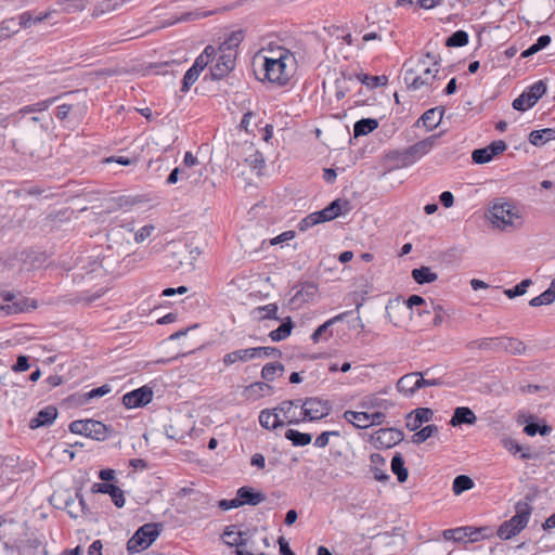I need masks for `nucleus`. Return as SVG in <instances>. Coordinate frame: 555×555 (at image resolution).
Returning <instances> with one entry per match:
<instances>
[{
  "instance_id": "f257e3e1",
  "label": "nucleus",
  "mask_w": 555,
  "mask_h": 555,
  "mask_svg": "<svg viewBox=\"0 0 555 555\" xmlns=\"http://www.w3.org/2000/svg\"><path fill=\"white\" fill-rule=\"evenodd\" d=\"M439 137L440 133L433 134L406 149L395 151L391 158L401 167H409L427 155L436 146Z\"/></svg>"
},
{
  "instance_id": "f03ea898",
  "label": "nucleus",
  "mask_w": 555,
  "mask_h": 555,
  "mask_svg": "<svg viewBox=\"0 0 555 555\" xmlns=\"http://www.w3.org/2000/svg\"><path fill=\"white\" fill-rule=\"evenodd\" d=\"M532 513V506L524 501L515 505V515L502 522L498 529V537L502 540H509L521 532L528 525Z\"/></svg>"
},
{
  "instance_id": "7ed1b4c3",
  "label": "nucleus",
  "mask_w": 555,
  "mask_h": 555,
  "mask_svg": "<svg viewBox=\"0 0 555 555\" xmlns=\"http://www.w3.org/2000/svg\"><path fill=\"white\" fill-rule=\"evenodd\" d=\"M163 525L158 522H149L141 526L127 542L128 553H140L150 547L159 537Z\"/></svg>"
},
{
  "instance_id": "20e7f679",
  "label": "nucleus",
  "mask_w": 555,
  "mask_h": 555,
  "mask_svg": "<svg viewBox=\"0 0 555 555\" xmlns=\"http://www.w3.org/2000/svg\"><path fill=\"white\" fill-rule=\"evenodd\" d=\"M294 62L295 60H286L283 56L279 59H263L262 69L264 72V79L271 83L285 86L291 77L287 66Z\"/></svg>"
},
{
  "instance_id": "39448f33",
  "label": "nucleus",
  "mask_w": 555,
  "mask_h": 555,
  "mask_svg": "<svg viewBox=\"0 0 555 555\" xmlns=\"http://www.w3.org/2000/svg\"><path fill=\"white\" fill-rule=\"evenodd\" d=\"M332 412V403L318 397L300 399L301 422H315L326 417Z\"/></svg>"
},
{
  "instance_id": "423d86ee",
  "label": "nucleus",
  "mask_w": 555,
  "mask_h": 555,
  "mask_svg": "<svg viewBox=\"0 0 555 555\" xmlns=\"http://www.w3.org/2000/svg\"><path fill=\"white\" fill-rule=\"evenodd\" d=\"M547 86L544 80H538L529 86L524 92L516 98L512 106L514 109L525 112L537 104V102L545 94Z\"/></svg>"
},
{
  "instance_id": "0eeeda50",
  "label": "nucleus",
  "mask_w": 555,
  "mask_h": 555,
  "mask_svg": "<svg viewBox=\"0 0 555 555\" xmlns=\"http://www.w3.org/2000/svg\"><path fill=\"white\" fill-rule=\"evenodd\" d=\"M422 67V74H417L412 68L405 69L403 81L409 90H418L422 87H429L437 78L439 68H431L429 66Z\"/></svg>"
},
{
  "instance_id": "6e6552de",
  "label": "nucleus",
  "mask_w": 555,
  "mask_h": 555,
  "mask_svg": "<svg viewBox=\"0 0 555 555\" xmlns=\"http://www.w3.org/2000/svg\"><path fill=\"white\" fill-rule=\"evenodd\" d=\"M236 52H216V63L210 66L209 76L211 80L224 78L235 67Z\"/></svg>"
},
{
  "instance_id": "1a4fd4ad",
  "label": "nucleus",
  "mask_w": 555,
  "mask_h": 555,
  "mask_svg": "<svg viewBox=\"0 0 555 555\" xmlns=\"http://www.w3.org/2000/svg\"><path fill=\"white\" fill-rule=\"evenodd\" d=\"M491 216L493 222L499 228L506 229L507 227H515L514 219H520L515 208L509 203H495L491 208Z\"/></svg>"
},
{
  "instance_id": "9d476101",
  "label": "nucleus",
  "mask_w": 555,
  "mask_h": 555,
  "mask_svg": "<svg viewBox=\"0 0 555 555\" xmlns=\"http://www.w3.org/2000/svg\"><path fill=\"white\" fill-rule=\"evenodd\" d=\"M153 399V390L149 386H142L129 391L122 397V404L127 409L141 408L149 404Z\"/></svg>"
},
{
  "instance_id": "9b49d317",
  "label": "nucleus",
  "mask_w": 555,
  "mask_h": 555,
  "mask_svg": "<svg viewBox=\"0 0 555 555\" xmlns=\"http://www.w3.org/2000/svg\"><path fill=\"white\" fill-rule=\"evenodd\" d=\"M36 308V300L18 295L12 304L0 305V317L23 313Z\"/></svg>"
},
{
  "instance_id": "f8f14e48",
  "label": "nucleus",
  "mask_w": 555,
  "mask_h": 555,
  "mask_svg": "<svg viewBox=\"0 0 555 555\" xmlns=\"http://www.w3.org/2000/svg\"><path fill=\"white\" fill-rule=\"evenodd\" d=\"M351 210V206L349 201L337 198L333 201L330 205H327L322 210H319L320 217L324 222L332 221L340 215H345Z\"/></svg>"
},
{
  "instance_id": "ddd939ff",
  "label": "nucleus",
  "mask_w": 555,
  "mask_h": 555,
  "mask_svg": "<svg viewBox=\"0 0 555 555\" xmlns=\"http://www.w3.org/2000/svg\"><path fill=\"white\" fill-rule=\"evenodd\" d=\"M91 491L93 493H104V494H108L111 498H112V501L113 503L115 504L116 507H122L126 503V500H125V496H124V491L113 485V483H108V482H95L92 485L91 487Z\"/></svg>"
},
{
  "instance_id": "4468645a",
  "label": "nucleus",
  "mask_w": 555,
  "mask_h": 555,
  "mask_svg": "<svg viewBox=\"0 0 555 555\" xmlns=\"http://www.w3.org/2000/svg\"><path fill=\"white\" fill-rule=\"evenodd\" d=\"M300 408V399L294 400H284L282 401L274 411L276 413H282L284 418L286 420L285 424L287 425H298L301 422L300 413L297 415L295 409Z\"/></svg>"
},
{
  "instance_id": "2eb2a0df",
  "label": "nucleus",
  "mask_w": 555,
  "mask_h": 555,
  "mask_svg": "<svg viewBox=\"0 0 555 555\" xmlns=\"http://www.w3.org/2000/svg\"><path fill=\"white\" fill-rule=\"evenodd\" d=\"M349 312H343V313H339L333 318H331L330 320H327L326 322H324L323 324H321L311 335V339L313 343H319L320 340H328L332 336H333V332L331 330V327L337 323V322H340L343 321L347 315H348Z\"/></svg>"
},
{
  "instance_id": "dca6fc26",
  "label": "nucleus",
  "mask_w": 555,
  "mask_h": 555,
  "mask_svg": "<svg viewBox=\"0 0 555 555\" xmlns=\"http://www.w3.org/2000/svg\"><path fill=\"white\" fill-rule=\"evenodd\" d=\"M495 347L499 351H506L514 356H521L527 350L525 343L515 337H498Z\"/></svg>"
},
{
  "instance_id": "f3484780",
  "label": "nucleus",
  "mask_w": 555,
  "mask_h": 555,
  "mask_svg": "<svg viewBox=\"0 0 555 555\" xmlns=\"http://www.w3.org/2000/svg\"><path fill=\"white\" fill-rule=\"evenodd\" d=\"M57 417V409L53 405H48L40 410L36 417H34L30 423L29 427L31 429H36L43 426L51 425L55 418Z\"/></svg>"
},
{
  "instance_id": "a211bd4d",
  "label": "nucleus",
  "mask_w": 555,
  "mask_h": 555,
  "mask_svg": "<svg viewBox=\"0 0 555 555\" xmlns=\"http://www.w3.org/2000/svg\"><path fill=\"white\" fill-rule=\"evenodd\" d=\"M477 422V416L468 406H457L453 415L449 422V424L453 427H457L461 425H475Z\"/></svg>"
},
{
  "instance_id": "6ab92c4d",
  "label": "nucleus",
  "mask_w": 555,
  "mask_h": 555,
  "mask_svg": "<svg viewBox=\"0 0 555 555\" xmlns=\"http://www.w3.org/2000/svg\"><path fill=\"white\" fill-rule=\"evenodd\" d=\"M236 494L238 495L241 505L256 506L266 500V495L262 492L256 491L248 486L238 488Z\"/></svg>"
},
{
  "instance_id": "aec40b11",
  "label": "nucleus",
  "mask_w": 555,
  "mask_h": 555,
  "mask_svg": "<svg viewBox=\"0 0 555 555\" xmlns=\"http://www.w3.org/2000/svg\"><path fill=\"white\" fill-rule=\"evenodd\" d=\"M421 372H412L403 375L397 382V389L399 392L404 393L406 397L413 396L417 390L416 382Z\"/></svg>"
},
{
  "instance_id": "412c9836",
  "label": "nucleus",
  "mask_w": 555,
  "mask_h": 555,
  "mask_svg": "<svg viewBox=\"0 0 555 555\" xmlns=\"http://www.w3.org/2000/svg\"><path fill=\"white\" fill-rule=\"evenodd\" d=\"M259 423L263 428L269 430H273L285 425V422L280 418L279 413H276L274 409L262 410L259 413Z\"/></svg>"
},
{
  "instance_id": "4be33fe9",
  "label": "nucleus",
  "mask_w": 555,
  "mask_h": 555,
  "mask_svg": "<svg viewBox=\"0 0 555 555\" xmlns=\"http://www.w3.org/2000/svg\"><path fill=\"white\" fill-rule=\"evenodd\" d=\"M443 114L442 107L427 109L417 120V125L422 122L427 130H433L441 122Z\"/></svg>"
},
{
  "instance_id": "5701e85b",
  "label": "nucleus",
  "mask_w": 555,
  "mask_h": 555,
  "mask_svg": "<svg viewBox=\"0 0 555 555\" xmlns=\"http://www.w3.org/2000/svg\"><path fill=\"white\" fill-rule=\"evenodd\" d=\"M404 438V434L400 429L396 428H382L377 431V440L387 448L401 442Z\"/></svg>"
},
{
  "instance_id": "b1692460",
  "label": "nucleus",
  "mask_w": 555,
  "mask_h": 555,
  "mask_svg": "<svg viewBox=\"0 0 555 555\" xmlns=\"http://www.w3.org/2000/svg\"><path fill=\"white\" fill-rule=\"evenodd\" d=\"M366 22H367L369 31L363 35L362 40L364 42H369L372 40L382 41L383 33L387 31V25L389 24V22L388 21H386L384 23L370 22L369 16H366Z\"/></svg>"
},
{
  "instance_id": "393cba45",
  "label": "nucleus",
  "mask_w": 555,
  "mask_h": 555,
  "mask_svg": "<svg viewBox=\"0 0 555 555\" xmlns=\"http://www.w3.org/2000/svg\"><path fill=\"white\" fill-rule=\"evenodd\" d=\"M253 348L237 349L223 356L222 362L225 366H230L236 362H247L254 360Z\"/></svg>"
},
{
  "instance_id": "a878e982",
  "label": "nucleus",
  "mask_w": 555,
  "mask_h": 555,
  "mask_svg": "<svg viewBox=\"0 0 555 555\" xmlns=\"http://www.w3.org/2000/svg\"><path fill=\"white\" fill-rule=\"evenodd\" d=\"M370 460L373 464L372 472L374 474V479L380 482L388 481L390 477L383 468L386 464L385 457L380 453H372Z\"/></svg>"
},
{
  "instance_id": "bb28decb",
  "label": "nucleus",
  "mask_w": 555,
  "mask_h": 555,
  "mask_svg": "<svg viewBox=\"0 0 555 555\" xmlns=\"http://www.w3.org/2000/svg\"><path fill=\"white\" fill-rule=\"evenodd\" d=\"M553 140H555V129L553 128L533 130L529 134V142L534 146H541Z\"/></svg>"
},
{
  "instance_id": "cd10ccee",
  "label": "nucleus",
  "mask_w": 555,
  "mask_h": 555,
  "mask_svg": "<svg viewBox=\"0 0 555 555\" xmlns=\"http://www.w3.org/2000/svg\"><path fill=\"white\" fill-rule=\"evenodd\" d=\"M378 127V120L375 118H362L353 125V135L356 138L366 135Z\"/></svg>"
},
{
  "instance_id": "c85d7f7f",
  "label": "nucleus",
  "mask_w": 555,
  "mask_h": 555,
  "mask_svg": "<svg viewBox=\"0 0 555 555\" xmlns=\"http://www.w3.org/2000/svg\"><path fill=\"white\" fill-rule=\"evenodd\" d=\"M391 472L397 476V479L400 483L406 481L409 477V472L404 465V459L401 453H396L390 463Z\"/></svg>"
},
{
  "instance_id": "c756f323",
  "label": "nucleus",
  "mask_w": 555,
  "mask_h": 555,
  "mask_svg": "<svg viewBox=\"0 0 555 555\" xmlns=\"http://www.w3.org/2000/svg\"><path fill=\"white\" fill-rule=\"evenodd\" d=\"M412 279L417 284L433 283L438 279L437 273L433 272L429 267L415 268L411 272Z\"/></svg>"
},
{
  "instance_id": "7c9ffc66",
  "label": "nucleus",
  "mask_w": 555,
  "mask_h": 555,
  "mask_svg": "<svg viewBox=\"0 0 555 555\" xmlns=\"http://www.w3.org/2000/svg\"><path fill=\"white\" fill-rule=\"evenodd\" d=\"M344 418L356 426L357 428H367L369 427V413L367 412H356V411H345Z\"/></svg>"
},
{
  "instance_id": "2f4dec72",
  "label": "nucleus",
  "mask_w": 555,
  "mask_h": 555,
  "mask_svg": "<svg viewBox=\"0 0 555 555\" xmlns=\"http://www.w3.org/2000/svg\"><path fill=\"white\" fill-rule=\"evenodd\" d=\"M216 57V49L212 46H207L204 51L195 59L192 67L203 72L209 63Z\"/></svg>"
},
{
  "instance_id": "473e14b6",
  "label": "nucleus",
  "mask_w": 555,
  "mask_h": 555,
  "mask_svg": "<svg viewBox=\"0 0 555 555\" xmlns=\"http://www.w3.org/2000/svg\"><path fill=\"white\" fill-rule=\"evenodd\" d=\"M294 327V323L289 317H287L282 324L269 333V337L272 341H281L286 339Z\"/></svg>"
},
{
  "instance_id": "72a5a7b5",
  "label": "nucleus",
  "mask_w": 555,
  "mask_h": 555,
  "mask_svg": "<svg viewBox=\"0 0 555 555\" xmlns=\"http://www.w3.org/2000/svg\"><path fill=\"white\" fill-rule=\"evenodd\" d=\"M285 438L292 442L294 447H306L311 443L312 436L308 433H300L296 429H287Z\"/></svg>"
},
{
  "instance_id": "f704fd0d",
  "label": "nucleus",
  "mask_w": 555,
  "mask_h": 555,
  "mask_svg": "<svg viewBox=\"0 0 555 555\" xmlns=\"http://www.w3.org/2000/svg\"><path fill=\"white\" fill-rule=\"evenodd\" d=\"M57 99H59V96H53V98H50V99H47L43 101H39V102L30 104V105H26V106L20 108L16 114H18L21 116H25L30 113L43 112V111L48 109L50 107V105H52Z\"/></svg>"
},
{
  "instance_id": "c9c22d12",
  "label": "nucleus",
  "mask_w": 555,
  "mask_h": 555,
  "mask_svg": "<svg viewBox=\"0 0 555 555\" xmlns=\"http://www.w3.org/2000/svg\"><path fill=\"white\" fill-rule=\"evenodd\" d=\"M92 429L91 435L89 438L96 440V441H104L106 440L111 434L113 433V428L111 426H106L105 424L93 420L92 423Z\"/></svg>"
},
{
  "instance_id": "e433bc0d",
  "label": "nucleus",
  "mask_w": 555,
  "mask_h": 555,
  "mask_svg": "<svg viewBox=\"0 0 555 555\" xmlns=\"http://www.w3.org/2000/svg\"><path fill=\"white\" fill-rule=\"evenodd\" d=\"M244 39L243 30L232 31L229 37L220 44L219 51H231L236 52L235 49Z\"/></svg>"
},
{
  "instance_id": "4c0bfd02",
  "label": "nucleus",
  "mask_w": 555,
  "mask_h": 555,
  "mask_svg": "<svg viewBox=\"0 0 555 555\" xmlns=\"http://www.w3.org/2000/svg\"><path fill=\"white\" fill-rule=\"evenodd\" d=\"M233 528L234 526L227 527L223 532V538H231L232 535H236L234 540H225V544H228L229 546H236V548L245 546L247 544V533L243 531L236 532L233 530Z\"/></svg>"
},
{
  "instance_id": "58836bf2",
  "label": "nucleus",
  "mask_w": 555,
  "mask_h": 555,
  "mask_svg": "<svg viewBox=\"0 0 555 555\" xmlns=\"http://www.w3.org/2000/svg\"><path fill=\"white\" fill-rule=\"evenodd\" d=\"M92 423L93 420H76L69 424L68 428L73 434L83 435L89 438L91 435Z\"/></svg>"
},
{
  "instance_id": "ea45409f",
  "label": "nucleus",
  "mask_w": 555,
  "mask_h": 555,
  "mask_svg": "<svg viewBox=\"0 0 555 555\" xmlns=\"http://www.w3.org/2000/svg\"><path fill=\"white\" fill-rule=\"evenodd\" d=\"M318 292V287L314 284H306L292 298L293 304H299L302 301H308L313 298L315 293Z\"/></svg>"
},
{
  "instance_id": "a19ab883",
  "label": "nucleus",
  "mask_w": 555,
  "mask_h": 555,
  "mask_svg": "<svg viewBox=\"0 0 555 555\" xmlns=\"http://www.w3.org/2000/svg\"><path fill=\"white\" fill-rule=\"evenodd\" d=\"M473 487V479L466 475L456 476L452 483V490L456 495L463 493L464 491L470 490Z\"/></svg>"
},
{
  "instance_id": "79ce46f5",
  "label": "nucleus",
  "mask_w": 555,
  "mask_h": 555,
  "mask_svg": "<svg viewBox=\"0 0 555 555\" xmlns=\"http://www.w3.org/2000/svg\"><path fill=\"white\" fill-rule=\"evenodd\" d=\"M469 37L465 30H456L446 40V46L450 48H460L468 43Z\"/></svg>"
},
{
  "instance_id": "37998d69",
  "label": "nucleus",
  "mask_w": 555,
  "mask_h": 555,
  "mask_svg": "<svg viewBox=\"0 0 555 555\" xmlns=\"http://www.w3.org/2000/svg\"><path fill=\"white\" fill-rule=\"evenodd\" d=\"M48 17V13H44V14H39V15H36V16H33V14L30 12H24L22 13L20 16H18V26H20V29L23 27V28H28L37 23H40L42 21H44L46 18Z\"/></svg>"
},
{
  "instance_id": "c03bdc74",
  "label": "nucleus",
  "mask_w": 555,
  "mask_h": 555,
  "mask_svg": "<svg viewBox=\"0 0 555 555\" xmlns=\"http://www.w3.org/2000/svg\"><path fill=\"white\" fill-rule=\"evenodd\" d=\"M284 365L279 362L267 363L263 365L261 370V377L264 380L272 382L274 379L275 374H282L284 372Z\"/></svg>"
},
{
  "instance_id": "a18cd8bd",
  "label": "nucleus",
  "mask_w": 555,
  "mask_h": 555,
  "mask_svg": "<svg viewBox=\"0 0 555 555\" xmlns=\"http://www.w3.org/2000/svg\"><path fill=\"white\" fill-rule=\"evenodd\" d=\"M436 433H438L437 425H427L412 436V442L421 444L425 442L428 438L434 436Z\"/></svg>"
},
{
  "instance_id": "49530a36",
  "label": "nucleus",
  "mask_w": 555,
  "mask_h": 555,
  "mask_svg": "<svg viewBox=\"0 0 555 555\" xmlns=\"http://www.w3.org/2000/svg\"><path fill=\"white\" fill-rule=\"evenodd\" d=\"M255 313L261 320H280L278 317V306L275 304H269L255 309Z\"/></svg>"
},
{
  "instance_id": "de8ad7c7",
  "label": "nucleus",
  "mask_w": 555,
  "mask_h": 555,
  "mask_svg": "<svg viewBox=\"0 0 555 555\" xmlns=\"http://www.w3.org/2000/svg\"><path fill=\"white\" fill-rule=\"evenodd\" d=\"M555 300V294L554 292L552 291L551 286L544 291L542 294H540L539 296L532 298L530 301H529V305L531 307H540V306H543V305H550L552 304L553 301Z\"/></svg>"
},
{
  "instance_id": "09e8293b",
  "label": "nucleus",
  "mask_w": 555,
  "mask_h": 555,
  "mask_svg": "<svg viewBox=\"0 0 555 555\" xmlns=\"http://www.w3.org/2000/svg\"><path fill=\"white\" fill-rule=\"evenodd\" d=\"M112 391V387L108 384H104L100 387L93 388L90 391L82 395L81 403H88L94 398L103 397Z\"/></svg>"
},
{
  "instance_id": "8fccbe9b",
  "label": "nucleus",
  "mask_w": 555,
  "mask_h": 555,
  "mask_svg": "<svg viewBox=\"0 0 555 555\" xmlns=\"http://www.w3.org/2000/svg\"><path fill=\"white\" fill-rule=\"evenodd\" d=\"M253 353L255 359L256 358H281L282 351L278 349L276 347H253Z\"/></svg>"
},
{
  "instance_id": "3c124183",
  "label": "nucleus",
  "mask_w": 555,
  "mask_h": 555,
  "mask_svg": "<svg viewBox=\"0 0 555 555\" xmlns=\"http://www.w3.org/2000/svg\"><path fill=\"white\" fill-rule=\"evenodd\" d=\"M324 222L323 219L320 217L319 211H314L306 216L299 223H298V230L304 232L308 229Z\"/></svg>"
},
{
  "instance_id": "603ef678",
  "label": "nucleus",
  "mask_w": 555,
  "mask_h": 555,
  "mask_svg": "<svg viewBox=\"0 0 555 555\" xmlns=\"http://www.w3.org/2000/svg\"><path fill=\"white\" fill-rule=\"evenodd\" d=\"M70 505H75V509H70L72 518H77L86 513V501L80 492H76V498L70 499Z\"/></svg>"
},
{
  "instance_id": "864d4df0",
  "label": "nucleus",
  "mask_w": 555,
  "mask_h": 555,
  "mask_svg": "<svg viewBox=\"0 0 555 555\" xmlns=\"http://www.w3.org/2000/svg\"><path fill=\"white\" fill-rule=\"evenodd\" d=\"M199 74L201 72H198V69L191 66L183 76L181 91L188 92L191 86L197 80Z\"/></svg>"
},
{
  "instance_id": "5fc2aeb1",
  "label": "nucleus",
  "mask_w": 555,
  "mask_h": 555,
  "mask_svg": "<svg viewBox=\"0 0 555 555\" xmlns=\"http://www.w3.org/2000/svg\"><path fill=\"white\" fill-rule=\"evenodd\" d=\"M60 5L66 13H76L82 11L86 7L85 0H61Z\"/></svg>"
},
{
  "instance_id": "6e6d98bb",
  "label": "nucleus",
  "mask_w": 555,
  "mask_h": 555,
  "mask_svg": "<svg viewBox=\"0 0 555 555\" xmlns=\"http://www.w3.org/2000/svg\"><path fill=\"white\" fill-rule=\"evenodd\" d=\"M488 530L489 529L487 527H480V528L470 527V526L464 527L466 538H468L470 542H476L480 539L487 538L488 534L486 533V531H488Z\"/></svg>"
},
{
  "instance_id": "4d7b16f0",
  "label": "nucleus",
  "mask_w": 555,
  "mask_h": 555,
  "mask_svg": "<svg viewBox=\"0 0 555 555\" xmlns=\"http://www.w3.org/2000/svg\"><path fill=\"white\" fill-rule=\"evenodd\" d=\"M472 159L475 164H487L493 159L488 147L476 149L472 153Z\"/></svg>"
},
{
  "instance_id": "13d9d810",
  "label": "nucleus",
  "mask_w": 555,
  "mask_h": 555,
  "mask_svg": "<svg viewBox=\"0 0 555 555\" xmlns=\"http://www.w3.org/2000/svg\"><path fill=\"white\" fill-rule=\"evenodd\" d=\"M443 538L447 541L462 542L466 539V533L464 531V527L455 528V529H447L443 531Z\"/></svg>"
},
{
  "instance_id": "bf43d9fd",
  "label": "nucleus",
  "mask_w": 555,
  "mask_h": 555,
  "mask_svg": "<svg viewBox=\"0 0 555 555\" xmlns=\"http://www.w3.org/2000/svg\"><path fill=\"white\" fill-rule=\"evenodd\" d=\"M331 437H340L338 430H327L321 433L314 440V447L323 449L328 446Z\"/></svg>"
},
{
  "instance_id": "052dcab7",
  "label": "nucleus",
  "mask_w": 555,
  "mask_h": 555,
  "mask_svg": "<svg viewBox=\"0 0 555 555\" xmlns=\"http://www.w3.org/2000/svg\"><path fill=\"white\" fill-rule=\"evenodd\" d=\"M268 53L270 55H263L262 60L263 59H279L280 56H283V59L285 57L286 60H295V56L293 55V53L283 47L270 48L268 50Z\"/></svg>"
},
{
  "instance_id": "680f3d73",
  "label": "nucleus",
  "mask_w": 555,
  "mask_h": 555,
  "mask_svg": "<svg viewBox=\"0 0 555 555\" xmlns=\"http://www.w3.org/2000/svg\"><path fill=\"white\" fill-rule=\"evenodd\" d=\"M430 308L435 313L433 324L435 326H440L444 322L446 318L449 317L447 311L442 308L441 305H436L434 301H430Z\"/></svg>"
},
{
  "instance_id": "e2e57ef3",
  "label": "nucleus",
  "mask_w": 555,
  "mask_h": 555,
  "mask_svg": "<svg viewBox=\"0 0 555 555\" xmlns=\"http://www.w3.org/2000/svg\"><path fill=\"white\" fill-rule=\"evenodd\" d=\"M498 341V338H483L480 340H474L469 343L470 348H479V349H489L499 351V348L495 347V343Z\"/></svg>"
},
{
  "instance_id": "0e129e2a",
  "label": "nucleus",
  "mask_w": 555,
  "mask_h": 555,
  "mask_svg": "<svg viewBox=\"0 0 555 555\" xmlns=\"http://www.w3.org/2000/svg\"><path fill=\"white\" fill-rule=\"evenodd\" d=\"M411 414H414L416 423L423 424L431 421L434 412L429 408H417Z\"/></svg>"
},
{
  "instance_id": "69168bd1",
  "label": "nucleus",
  "mask_w": 555,
  "mask_h": 555,
  "mask_svg": "<svg viewBox=\"0 0 555 555\" xmlns=\"http://www.w3.org/2000/svg\"><path fill=\"white\" fill-rule=\"evenodd\" d=\"M247 390L256 393L258 397L272 391V386L263 382H256L247 387Z\"/></svg>"
},
{
  "instance_id": "338daca9",
  "label": "nucleus",
  "mask_w": 555,
  "mask_h": 555,
  "mask_svg": "<svg viewBox=\"0 0 555 555\" xmlns=\"http://www.w3.org/2000/svg\"><path fill=\"white\" fill-rule=\"evenodd\" d=\"M359 80L361 83L371 86V87H377L382 83V79L386 80L385 76H371L367 74H360L358 75Z\"/></svg>"
},
{
  "instance_id": "774afa93",
  "label": "nucleus",
  "mask_w": 555,
  "mask_h": 555,
  "mask_svg": "<svg viewBox=\"0 0 555 555\" xmlns=\"http://www.w3.org/2000/svg\"><path fill=\"white\" fill-rule=\"evenodd\" d=\"M0 27L4 33H8V37H11L20 30V26L14 18L3 21Z\"/></svg>"
}]
</instances>
